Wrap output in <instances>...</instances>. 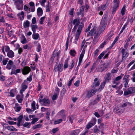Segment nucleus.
<instances>
[{
	"label": "nucleus",
	"mask_w": 135,
	"mask_h": 135,
	"mask_svg": "<svg viewBox=\"0 0 135 135\" xmlns=\"http://www.w3.org/2000/svg\"><path fill=\"white\" fill-rule=\"evenodd\" d=\"M123 90L124 91V96L133 94L135 93V88L134 87H131L127 90L126 88H123Z\"/></svg>",
	"instance_id": "f257e3e1"
},
{
	"label": "nucleus",
	"mask_w": 135,
	"mask_h": 135,
	"mask_svg": "<svg viewBox=\"0 0 135 135\" xmlns=\"http://www.w3.org/2000/svg\"><path fill=\"white\" fill-rule=\"evenodd\" d=\"M14 4L18 9L20 10L22 9L23 5V0H16L15 1Z\"/></svg>",
	"instance_id": "f03ea898"
},
{
	"label": "nucleus",
	"mask_w": 135,
	"mask_h": 135,
	"mask_svg": "<svg viewBox=\"0 0 135 135\" xmlns=\"http://www.w3.org/2000/svg\"><path fill=\"white\" fill-rule=\"evenodd\" d=\"M108 17V16L106 14L103 16L100 25L103 28H104V27H105L106 26Z\"/></svg>",
	"instance_id": "7ed1b4c3"
},
{
	"label": "nucleus",
	"mask_w": 135,
	"mask_h": 135,
	"mask_svg": "<svg viewBox=\"0 0 135 135\" xmlns=\"http://www.w3.org/2000/svg\"><path fill=\"white\" fill-rule=\"evenodd\" d=\"M129 75H125L123 77V82L124 83V86L126 88L129 87L128 84L129 80Z\"/></svg>",
	"instance_id": "20e7f679"
},
{
	"label": "nucleus",
	"mask_w": 135,
	"mask_h": 135,
	"mask_svg": "<svg viewBox=\"0 0 135 135\" xmlns=\"http://www.w3.org/2000/svg\"><path fill=\"white\" fill-rule=\"evenodd\" d=\"M26 80H24L23 83L21 85V89L20 90V93L21 94H22L23 92L27 88L28 86L26 85Z\"/></svg>",
	"instance_id": "39448f33"
},
{
	"label": "nucleus",
	"mask_w": 135,
	"mask_h": 135,
	"mask_svg": "<svg viewBox=\"0 0 135 135\" xmlns=\"http://www.w3.org/2000/svg\"><path fill=\"white\" fill-rule=\"evenodd\" d=\"M63 65L62 64H59L58 66L56 65L55 66L54 70L55 72L59 71L60 72H61L63 70Z\"/></svg>",
	"instance_id": "423d86ee"
},
{
	"label": "nucleus",
	"mask_w": 135,
	"mask_h": 135,
	"mask_svg": "<svg viewBox=\"0 0 135 135\" xmlns=\"http://www.w3.org/2000/svg\"><path fill=\"white\" fill-rule=\"evenodd\" d=\"M97 91V90L95 89L90 90L87 93V97L88 98H90L95 94Z\"/></svg>",
	"instance_id": "0eeeda50"
},
{
	"label": "nucleus",
	"mask_w": 135,
	"mask_h": 135,
	"mask_svg": "<svg viewBox=\"0 0 135 135\" xmlns=\"http://www.w3.org/2000/svg\"><path fill=\"white\" fill-rule=\"evenodd\" d=\"M101 33V32L99 31L97 32V33L94 36L93 40V43L94 45H95L98 42V38L99 37Z\"/></svg>",
	"instance_id": "6e6552de"
},
{
	"label": "nucleus",
	"mask_w": 135,
	"mask_h": 135,
	"mask_svg": "<svg viewBox=\"0 0 135 135\" xmlns=\"http://www.w3.org/2000/svg\"><path fill=\"white\" fill-rule=\"evenodd\" d=\"M124 110V108H122V107L120 106L117 108H114V111L116 113L120 114L123 113Z\"/></svg>",
	"instance_id": "1a4fd4ad"
},
{
	"label": "nucleus",
	"mask_w": 135,
	"mask_h": 135,
	"mask_svg": "<svg viewBox=\"0 0 135 135\" xmlns=\"http://www.w3.org/2000/svg\"><path fill=\"white\" fill-rule=\"evenodd\" d=\"M97 27H94L89 32V34H87V36L88 37L89 35L93 36L95 35L97 33V32L96 31Z\"/></svg>",
	"instance_id": "9d476101"
},
{
	"label": "nucleus",
	"mask_w": 135,
	"mask_h": 135,
	"mask_svg": "<svg viewBox=\"0 0 135 135\" xmlns=\"http://www.w3.org/2000/svg\"><path fill=\"white\" fill-rule=\"evenodd\" d=\"M125 49H122L121 52L122 54V61L125 60V59L128 56V51L125 52Z\"/></svg>",
	"instance_id": "9b49d317"
},
{
	"label": "nucleus",
	"mask_w": 135,
	"mask_h": 135,
	"mask_svg": "<svg viewBox=\"0 0 135 135\" xmlns=\"http://www.w3.org/2000/svg\"><path fill=\"white\" fill-rule=\"evenodd\" d=\"M31 71L30 68L28 66H26L22 70V74L24 75L28 74Z\"/></svg>",
	"instance_id": "f8f14e48"
},
{
	"label": "nucleus",
	"mask_w": 135,
	"mask_h": 135,
	"mask_svg": "<svg viewBox=\"0 0 135 135\" xmlns=\"http://www.w3.org/2000/svg\"><path fill=\"white\" fill-rule=\"evenodd\" d=\"M121 79V77L118 76L116 77L115 79L113 80L112 83L114 84L118 85L120 83V80Z\"/></svg>",
	"instance_id": "ddd939ff"
},
{
	"label": "nucleus",
	"mask_w": 135,
	"mask_h": 135,
	"mask_svg": "<svg viewBox=\"0 0 135 135\" xmlns=\"http://www.w3.org/2000/svg\"><path fill=\"white\" fill-rule=\"evenodd\" d=\"M111 73H108L105 75L104 78V81L107 83L109 82V80L111 79Z\"/></svg>",
	"instance_id": "4468645a"
},
{
	"label": "nucleus",
	"mask_w": 135,
	"mask_h": 135,
	"mask_svg": "<svg viewBox=\"0 0 135 135\" xmlns=\"http://www.w3.org/2000/svg\"><path fill=\"white\" fill-rule=\"evenodd\" d=\"M98 79L95 78L94 80V82L92 85V88H94L97 86H98L100 84V83L99 81H98Z\"/></svg>",
	"instance_id": "2eb2a0df"
},
{
	"label": "nucleus",
	"mask_w": 135,
	"mask_h": 135,
	"mask_svg": "<svg viewBox=\"0 0 135 135\" xmlns=\"http://www.w3.org/2000/svg\"><path fill=\"white\" fill-rule=\"evenodd\" d=\"M108 1L104 5H103L101 6L100 7L98 8V10L100 11L101 9L102 10L104 11L105 10L107 7L108 6Z\"/></svg>",
	"instance_id": "dca6fc26"
},
{
	"label": "nucleus",
	"mask_w": 135,
	"mask_h": 135,
	"mask_svg": "<svg viewBox=\"0 0 135 135\" xmlns=\"http://www.w3.org/2000/svg\"><path fill=\"white\" fill-rule=\"evenodd\" d=\"M42 102L43 105H44L47 106L50 104V102L48 99L44 98L42 99Z\"/></svg>",
	"instance_id": "f3484780"
},
{
	"label": "nucleus",
	"mask_w": 135,
	"mask_h": 135,
	"mask_svg": "<svg viewBox=\"0 0 135 135\" xmlns=\"http://www.w3.org/2000/svg\"><path fill=\"white\" fill-rule=\"evenodd\" d=\"M104 124L103 123H101L100 125L99 126V129L101 130V133H102V135H103L104 134Z\"/></svg>",
	"instance_id": "a211bd4d"
},
{
	"label": "nucleus",
	"mask_w": 135,
	"mask_h": 135,
	"mask_svg": "<svg viewBox=\"0 0 135 135\" xmlns=\"http://www.w3.org/2000/svg\"><path fill=\"white\" fill-rule=\"evenodd\" d=\"M14 56V52L11 50H9L7 53V56L9 58H13Z\"/></svg>",
	"instance_id": "6ab92c4d"
},
{
	"label": "nucleus",
	"mask_w": 135,
	"mask_h": 135,
	"mask_svg": "<svg viewBox=\"0 0 135 135\" xmlns=\"http://www.w3.org/2000/svg\"><path fill=\"white\" fill-rule=\"evenodd\" d=\"M97 98L95 99L93 102L94 104H95L98 103L101 99V96L100 94L97 95Z\"/></svg>",
	"instance_id": "aec40b11"
},
{
	"label": "nucleus",
	"mask_w": 135,
	"mask_h": 135,
	"mask_svg": "<svg viewBox=\"0 0 135 135\" xmlns=\"http://www.w3.org/2000/svg\"><path fill=\"white\" fill-rule=\"evenodd\" d=\"M80 18H75L73 21H72L71 23H73L74 25H79L80 24Z\"/></svg>",
	"instance_id": "412c9836"
},
{
	"label": "nucleus",
	"mask_w": 135,
	"mask_h": 135,
	"mask_svg": "<svg viewBox=\"0 0 135 135\" xmlns=\"http://www.w3.org/2000/svg\"><path fill=\"white\" fill-rule=\"evenodd\" d=\"M37 13L38 16H42L43 14V10L40 7H38L37 9Z\"/></svg>",
	"instance_id": "4be33fe9"
},
{
	"label": "nucleus",
	"mask_w": 135,
	"mask_h": 135,
	"mask_svg": "<svg viewBox=\"0 0 135 135\" xmlns=\"http://www.w3.org/2000/svg\"><path fill=\"white\" fill-rule=\"evenodd\" d=\"M119 5L118 4H114L112 11V14H114L116 12L117 10L119 7Z\"/></svg>",
	"instance_id": "5701e85b"
},
{
	"label": "nucleus",
	"mask_w": 135,
	"mask_h": 135,
	"mask_svg": "<svg viewBox=\"0 0 135 135\" xmlns=\"http://www.w3.org/2000/svg\"><path fill=\"white\" fill-rule=\"evenodd\" d=\"M84 53L85 52L83 50L80 56L79 61V64H81L84 56Z\"/></svg>",
	"instance_id": "b1692460"
},
{
	"label": "nucleus",
	"mask_w": 135,
	"mask_h": 135,
	"mask_svg": "<svg viewBox=\"0 0 135 135\" xmlns=\"http://www.w3.org/2000/svg\"><path fill=\"white\" fill-rule=\"evenodd\" d=\"M31 29L33 33H35L36 32V29L38 28V26L37 25H31Z\"/></svg>",
	"instance_id": "393cba45"
},
{
	"label": "nucleus",
	"mask_w": 135,
	"mask_h": 135,
	"mask_svg": "<svg viewBox=\"0 0 135 135\" xmlns=\"http://www.w3.org/2000/svg\"><path fill=\"white\" fill-rule=\"evenodd\" d=\"M23 127H26L27 128H29L31 125L30 122H26L23 124H22Z\"/></svg>",
	"instance_id": "a878e982"
},
{
	"label": "nucleus",
	"mask_w": 135,
	"mask_h": 135,
	"mask_svg": "<svg viewBox=\"0 0 135 135\" xmlns=\"http://www.w3.org/2000/svg\"><path fill=\"white\" fill-rule=\"evenodd\" d=\"M30 23L29 21L28 20H26L25 21L23 24V27L25 28H26L30 26Z\"/></svg>",
	"instance_id": "bb28decb"
},
{
	"label": "nucleus",
	"mask_w": 135,
	"mask_h": 135,
	"mask_svg": "<svg viewBox=\"0 0 135 135\" xmlns=\"http://www.w3.org/2000/svg\"><path fill=\"white\" fill-rule=\"evenodd\" d=\"M83 27V26L82 25H79V26L78 29L76 33L80 34L82 28Z\"/></svg>",
	"instance_id": "cd10ccee"
},
{
	"label": "nucleus",
	"mask_w": 135,
	"mask_h": 135,
	"mask_svg": "<svg viewBox=\"0 0 135 135\" xmlns=\"http://www.w3.org/2000/svg\"><path fill=\"white\" fill-rule=\"evenodd\" d=\"M80 131L79 129H77L74 131L70 135H78Z\"/></svg>",
	"instance_id": "c85d7f7f"
},
{
	"label": "nucleus",
	"mask_w": 135,
	"mask_h": 135,
	"mask_svg": "<svg viewBox=\"0 0 135 135\" xmlns=\"http://www.w3.org/2000/svg\"><path fill=\"white\" fill-rule=\"evenodd\" d=\"M69 60V59L67 58L65 60L64 62V69H66L68 67V62Z\"/></svg>",
	"instance_id": "c756f323"
},
{
	"label": "nucleus",
	"mask_w": 135,
	"mask_h": 135,
	"mask_svg": "<svg viewBox=\"0 0 135 135\" xmlns=\"http://www.w3.org/2000/svg\"><path fill=\"white\" fill-rule=\"evenodd\" d=\"M80 35V34L76 33L75 35V41L74 42L76 44L77 43V41H78V39L79 37V36Z\"/></svg>",
	"instance_id": "7c9ffc66"
},
{
	"label": "nucleus",
	"mask_w": 135,
	"mask_h": 135,
	"mask_svg": "<svg viewBox=\"0 0 135 135\" xmlns=\"http://www.w3.org/2000/svg\"><path fill=\"white\" fill-rule=\"evenodd\" d=\"M35 102L34 101H33L31 104V108L33 109V111L38 108V107L36 108L35 107Z\"/></svg>",
	"instance_id": "2f4dec72"
},
{
	"label": "nucleus",
	"mask_w": 135,
	"mask_h": 135,
	"mask_svg": "<svg viewBox=\"0 0 135 135\" xmlns=\"http://www.w3.org/2000/svg\"><path fill=\"white\" fill-rule=\"evenodd\" d=\"M32 38L35 40L37 39L39 37V35L38 33H33L32 35Z\"/></svg>",
	"instance_id": "473e14b6"
},
{
	"label": "nucleus",
	"mask_w": 135,
	"mask_h": 135,
	"mask_svg": "<svg viewBox=\"0 0 135 135\" xmlns=\"http://www.w3.org/2000/svg\"><path fill=\"white\" fill-rule=\"evenodd\" d=\"M69 53L73 57H74L76 54V52L75 50H70V51Z\"/></svg>",
	"instance_id": "72a5a7b5"
},
{
	"label": "nucleus",
	"mask_w": 135,
	"mask_h": 135,
	"mask_svg": "<svg viewBox=\"0 0 135 135\" xmlns=\"http://www.w3.org/2000/svg\"><path fill=\"white\" fill-rule=\"evenodd\" d=\"M126 10V6H124L123 7L120 12L121 13L122 16H123L125 14V12Z\"/></svg>",
	"instance_id": "f704fd0d"
},
{
	"label": "nucleus",
	"mask_w": 135,
	"mask_h": 135,
	"mask_svg": "<svg viewBox=\"0 0 135 135\" xmlns=\"http://www.w3.org/2000/svg\"><path fill=\"white\" fill-rule=\"evenodd\" d=\"M106 83V82L104 81L101 83L100 86V88L99 89V90L100 89H102L104 88Z\"/></svg>",
	"instance_id": "c9c22d12"
},
{
	"label": "nucleus",
	"mask_w": 135,
	"mask_h": 135,
	"mask_svg": "<svg viewBox=\"0 0 135 135\" xmlns=\"http://www.w3.org/2000/svg\"><path fill=\"white\" fill-rule=\"evenodd\" d=\"M41 126V124H38L37 125L34 126L32 127V129H36L40 128Z\"/></svg>",
	"instance_id": "e433bc0d"
},
{
	"label": "nucleus",
	"mask_w": 135,
	"mask_h": 135,
	"mask_svg": "<svg viewBox=\"0 0 135 135\" xmlns=\"http://www.w3.org/2000/svg\"><path fill=\"white\" fill-rule=\"evenodd\" d=\"M107 42V40H105L103 42L100 44V47L101 48H102L104 47V46L106 45Z\"/></svg>",
	"instance_id": "4c0bfd02"
},
{
	"label": "nucleus",
	"mask_w": 135,
	"mask_h": 135,
	"mask_svg": "<svg viewBox=\"0 0 135 135\" xmlns=\"http://www.w3.org/2000/svg\"><path fill=\"white\" fill-rule=\"evenodd\" d=\"M66 91V89L63 88L62 89L61 92V95L62 97H63Z\"/></svg>",
	"instance_id": "58836bf2"
},
{
	"label": "nucleus",
	"mask_w": 135,
	"mask_h": 135,
	"mask_svg": "<svg viewBox=\"0 0 135 135\" xmlns=\"http://www.w3.org/2000/svg\"><path fill=\"white\" fill-rule=\"evenodd\" d=\"M32 120L31 122V123L32 124H33L38 120V118H34Z\"/></svg>",
	"instance_id": "ea45409f"
},
{
	"label": "nucleus",
	"mask_w": 135,
	"mask_h": 135,
	"mask_svg": "<svg viewBox=\"0 0 135 135\" xmlns=\"http://www.w3.org/2000/svg\"><path fill=\"white\" fill-rule=\"evenodd\" d=\"M62 121L61 119H59L57 120L54 122V123L55 124H57L61 123Z\"/></svg>",
	"instance_id": "a19ab883"
},
{
	"label": "nucleus",
	"mask_w": 135,
	"mask_h": 135,
	"mask_svg": "<svg viewBox=\"0 0 135 135\" xmlns=\"http://www.w3.org/2000/svg\"><path fill=\"white\" fill-rule=\"evenodd\" d=\"M99 131V129L97 128V125H95L93 128V132L94 133H97L98 131Z\"/></svg>",
	"instance_id": "79ce46f5"
},
{
	"label": "nucleus",
	"mask_w": 135,
	"mask_h": 135,
	"mask_svg": "<svg viewBox=\"0 0 135 135\" xmlns=\"http://www.w3.org/2000/svg\"><path fill=\"white\" fill-rule=\"evenodd\" d=\"M23 117V115H20L17 119L18 121L21 122Z\"/></svg>",
	"instance_id": "37998d69"
},
{
	"label": "nucleus",
	"mask_w": 135,
	"mask_h": 135,
	"mask_svg": "<svg viewBox=\"0 0 135 135\" xmlns=\"http://www.w3.org/2000/svg\"><path fill=\"white\" fill-rule=\"evenodd\" d=\"M97 122V119L95 118H93L90 121V122L92 123V124L94 125Z\"/></svg>",
	"instance_id": "c03bdc74"
},
{
	"label": "nucleus",
	"mask_w": 135,
	"mask_h": 135,
	"mask_svg": "<svg viewBox=\"0 0 135 135\" xmlns=\"http://www.w3.org/2000/svg\"><path fill=\"white\" fill-rule=\"evenodd\" d=\"M104 67L101 68V71L105 70L108 67V65H105V64H104Z\"/></svg>",
	"instance_id": "a18cd8bd"
},
{
	"label": "nucleus",
	"mask_w": 135,
	"mask_h": 135,
	"mask_svg": "<svg viewBox=\"0 0 135 135\" xmlns=\"http://www.w3.org/2000/svg\"><path fill=\"white\" fill-rule=\"evenodd\" d=\"M55 49L50 59V60L52 61H53L54 59L55 56Z\"/></svg>",
	"instance_id": "49530a36"
},
{
	"label": "nucleus",
	"mask_w": 135,
	"mask_h": 135,
	"mask_svg": "<svg viewBox=\"0 0 135 135\" xmlns=\"http://www.w3.org/2000/svg\"><path fill=\"white\" fill-rule=\"evenodd\" d=\"M22 37L23 38V39L21 41V42L22 44H24L27 42V40L24 35H22Z\"/></svg>",
	"instance_id": "de8ad7c7"
},
{
	"label": "nucleus",
	"mask_w": 135,
	"mask_h": 135,
	"mask_svg": "<svg viewBox=\"0 0 135 135\" xmlns=\"http://www.w3.org/2000/svg\"><path fill=\"white\" fill-rule=\"evenodd\" d=\"M58 95L55 93L52 96V100H54L57 99V98L58 97Z\"/></svg>",
	"instance_id": "09e8293b"
},
{
	"label": "nucleus",
	"mask_w": 135,
	"mask_h": 135,
	"mask_svg": "<svg viewBox=\"0 0 135 135\" xmlns=\"http://www.w3.org/2000/svg\"><path fill=\"white\" fill-rule=\"evenodd\" d=\"M41 46L40 44L39 43H38L37 44V50L38 52H39L41 49Z\"/></svg>",
	"instance_id": "8fccbe9b"
},
{
	"label": "nucleus",
	"mask_w": 135,
	"mask_h": 135,
	"mask_svg": "<svg viewBox=\"0 0 135 135\" xmlns=\"http://www.w3.org/2000/svg\"><path fill=\"white\" fill-rule=\"evenodd\" d=\"M21 107L20 106H18L16 107H14V108H15V111L16 112H19L20 111L21 109Z\"/></svg>",
	"instance_id": "3c124183"
},
{
	"label": "nucleus",
	"mask_w": 135,
	"mask_h": 135,
	"mask_svg": "<svg viewBox=\"0 0 135 135\" xmlns=\"http://www.w3.org/2000/svg\"><path fill=\"white\" fill-rule=\"evenodd\" d=\"M93 126V125L92 123L90 122L86 125V128L87 129H89L91 127Z\"/></svg>",
	"instance_id": "603ef678"
},
{
	"label": "nucleus",
	"mask_w": 135,
	"mask_h": 135,
	"mask_svg": "<svg viewBox=\"0 0 135 135\" xmlns=\"http://www.w3.org/2000/svg\"><path fill=\"white\" fill-rule=\"evenodd\" d=\"M131 104V103H125L124 104H123L121 106H120L121 107H122V108H124L126 107L127 106V105L128 104Z\"/></svg>",
	"instance_id": "864d4df0"
},
{
	"label": "nucleus",
	"mask_w": 135,
	"mask_h": 135,
	"mask_svg": "<svg viewBox=\"0 0 135 135\" xmlns=\"http://www.w3.org/2000/svg\"><path fill=\"white\" fill-rule=\"evenodd\" d=\"M45 17L44 16L41 18L40 20V23L41 25L43 24V21L45 19Z\"/></svg>",
	"instance_id": "5fc2aeb1"
},
{
	"label": "nucleus",
	"mask_w": 135,
	"mask_h": 135,
	"mask_svg": "<svg viewBox=\"0 0 135 135\" xmlns=\"http://www.w3.org/2000/svg\"><path fill=\"white\" fill-rule=\"evenodd\" d=\"M59 92L60 89L58 87H56L55 88V94H57L59 95Z\"/></svg>",
	"instance_id": "6e6d98bb"
},
{
	"label": "nucleus",
	"mask_w": 135,
	"mask_h": 135,
	"mask_svg": "<svg viewBox=\"0 0 135 135\" xmlns=\"http://www.w3.org/2000/svg\"><path fill=\"white\" fill-rule=\"evenodd\" d=\"M32 75H31L28 77L27 78V81L30 82L31 81L32 79Z\"/></svg>",
	"instance_id": "4d7b16f0"
},
{
	"label": "nucleus",
	"mask_w": 135,
	"mask_h": 135,
	"mask_svg": "<svg viewBox=\"0 0 135 135\" xmlns=\"http://www.w3.org/2000/svg\"><path fill=\"white\" fill-rule=\"evenodd\" d=\"M71 63V65L69 66L70 69H72L74 67L75 64L73 60H72Z\"/></svg>",
	"instance_id": "13d9d810"
},
{
	"label": "nucleus",
	"mask_w": 135,
	"mask_h": 135,
	"mask_svg": "<svg viewBox=\"0 0 135 135\" xmlns=\"http://www.w3.org/2000/svg\"><path fill=\"white\" fill-rule=\"evenodd\" d=\"M7 128L8 130L13 131V129H14V127L12 126H10L7 127Z\"/></svg>",
	"instance_id": "bf43d9fd"
},
{
	"label": "nucleus",
	"mask_w": 135,
	"mask_h": 135,
	"mask_svg": "<svg viewBox=\"0 0 135 135\" xmlns=\"http://www.w3.org/2000/svg\"><path fill=\"white\" fill-rule=\"evenodd\" d=\"M5 22V21L3 17L0 16V22L4 23Z\"/></svg>",
	"instance_id": "052dcab7"
},
{
	"label": "nucleus",
	"mask_w": 135,
	"mask_h": 135,
	"mask_svg": "<svg viewBox=\"0 0 135 135\" xmlns=\"http://www.w3.org/2000/svg\"><path fill=\"white\" fill-rule=\"evenodd\" d=\"M46 118L48 120H50L49 116L50 115V113L49 112H47L46 114Z\"/></svg>",
	"instance_id": "680f3d73"
},
{
	"label": "nucleus",
	"mask_w": 135,
	"mask_h": 135,
	"mask_svg": "<svg viewBox=\"0 0 135 135\" xmlns=\"http://www.w3.org/2000/svg\"><path fill=\"white\" fill-rule=\"evenodd\" d=\"M113 3L115 4H118V5H119V0H114L113 1Z\"/></svg>",
	"instance_id": "e2e57ef3"
},
{
	"label": "nucleus",
	"mask_w": 135,
	"mask_h": 135,
	"mask_svg": "<svg viewBox=\"0 0 135 135\" xmlns=\"http://www.w3.org/2000/svg\"><path fill=\"white\" fill-rule=\"evenodd\" d=\"M104 52H102L98 56V58L99 59H101L104 55Z\"/></svg>",
	"instance_id": "0e129e2a"
},
{
	"label": "nucleus",
	"mask_w": 135,
	"mask_h": 135,
	"mask_svg": "<svg viewBox=\"0 0 135 135\" xmlns=\"http://www.w3.org/2000/svg\"><path fill=\"white\" fill-rule=\"evenodd\" d=\"M5 76L4 75H2L0 76V80L4 81L5 80Z\"/></svg>",
	"instance_id": "69168bd1"
},
{
	"label": "nucleus",
	"mask_w": 135,
	"mask_h": 135,
	"mask_svg": "<svg viewBox=\"0 0 135 135\" xmlns=\"http://www.w3.org/2000/svg\"><path fill=\"white\" fill-rule=\"evenodd\" d=\"M32 24H35L36 23V18L35 17H34L32 20Z\"/></svg>",
	"instance_id": "338daca9"
},
{
	"label": "nucleus",
	"mask_w": 135,
	"mask_h": 135,
	"mask_svg": "<svg viewBox=\"0 0 135 135\" xmlns=\"http://www.w3.org/2000/svg\"><path fill=\"white\" fill-rule=\"evenodd\" d=\"M74 10V8H72L71 10L69 11V14L71 15H73V14Z\"/></svg>",
	"instance_id": "774afa93"
}]
</instances>
